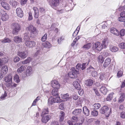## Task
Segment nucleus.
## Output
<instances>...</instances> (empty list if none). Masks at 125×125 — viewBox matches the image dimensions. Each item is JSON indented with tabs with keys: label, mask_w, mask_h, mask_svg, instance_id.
Listing matches in <instances>:
<instances>
[{
	"label": "nucleus",
	"mask_w": 125,
	"mask_h": 125,
	"mask_svg": "<svg viewBox=\"0 0 125 125\" xmlns=\"http://www.w3.org/2000/svg\"><path fill=\"white\" fill-rule=\"evenodd\" d=\"M26 30L30 32L31 34H33V36H36L38 34V32L36 29L32 25H31L26 27Z\"/></svg>",
	"instance_id": "f257e3e1"
},
{
	"label": "nucleus",
	"mask_w": 125,
	"mask_h": 125,
	"mask_svg": "<svg viewBox=\"0 0 125 125\" xmlns=\"http://www.w3.org/2000/svg\"><path fill=\"white\" fill-rule=\"evenodd\" d=\"M111 109L110 110H109V108L107 106H104L101 108L100 110V112L102 114L105 113L106 116L108 117L109 116L111 112Z\"/></svg>",
	"instance_id": "f03ea898"
},
{
	"label": "nucleus",
	"mask_w": 125,
	"mask_h": 125,
	"mask_svg": "<svg viewBox=\"0 0 125 125\" xmlns=\"http://www.w3.org/2000/svg\"><path fill=\"white\" fill-rule=\"evenodd\" d=\"M71 70V71L68 74L69 76L71 78H76L77 77V74L79 73V71L75 70L74 67L72 68Z\"/></svg>",
	"instance_id": "7ed1b4c3"
},
{
	"label": "nucleus",
	"mask_w": 125,
	"mask_h": 125,
	"mask_svg": "<svg viewBox=\"0 0 125 125\" xmlns=\"http://www.w3.org/2000/svg\"><path fill=\"white\" fill-rule=\"evenodd\" d=\"M12 25L13 26L12 33L14 34H17L21 29V25L17 23H13Z\"/></svg>",
	"instance_id": "20e7f679"
},
{
	"label": "nucleus",
	"mask_w": 125,
	"mask_h": 125,
	"mask_svg": "<svg viewBox=\"0 0 125 125\" xmlns=\"http://www.w3.org/2000/svg\"><path fill=\"white\" fill-rule=\"evenodd\" d=\"M12 77L11 74H9L4 78L5 81L7 83V86H10L12 83Z\"/></svg>",
	"instance_id": "39448f33"
},
{
	"label": "nucleus",
	"mask_w": 125,
	"mask_h": 125,
	"mask_svg": "<svg viewBox=\"0 0 125 125\" xmlns=\"http://www.w3.org/2000/svg\"><path fill=\"white\" fill-rule=\"evenodd\" d=\"M93 48L95 50L100 51L103 48V46L101 43L99 42H97L93 44Z\"/></svg>",
	"instance_id": "423d86ee"
},
{
	"label": "nucleus",
	"mask_w": 125,
	"mask_h": 125,
	"mask_svg": "<svg viewBox=\"0 0 125 125\" xmlns=\"http://www.w3.org/2000/svg\"><path fill=\"white\" fill-rule=\"evenodd\" d=\"M1 4L2 7L5 10H10V6L8 3L5 1H2Z\"/></svg>",
	"instance_id": "0eeeda50"
},
{
	"label": "nucleus",
	"mask_w": 125,
	"mask_h": 125,
	"mask_svg": "<svg viewBox=\"0 0 125 125\" xmlns=\"http://www.w3.org/2000/svg\"><path fill=\"white\" fill-rule=\"evenodd\" d=\"M25 45L29 48H32L36 45V42L34 41H27L25 43Z\"/></svg>",
	"instance_id": "6e6552de"
},
{
	"label": "nucleus",
	"mask_w": 125,
	"mask_h": 125,
	"mask_svg": "<svg viewBox=\"0 0 125 125\" xmlns=\"http://www.w3.org/2000/svg\"><path fill=\"white\" fill-rule=\"evenodd\" d=\"M51 85L54 88L59 89L60 87V85L58 83V82L55 80L52 81Z\"/></svg>",
	"instance_id": "1a4fd4ad"
},
{
	"label": "nucleus",
	"mask_w": 125,
	"mask_h": 125,
	"mask_svg": "<svg viewBox=\"0 0 125 125\" xmlns=\"http://www.w3.org/2000/svg\"><path fill=\"white\" fill-rule=\"evenodd\" d=\"M16 11L17 16L20 18L23 16V13L21 9L20 8H18L16 10Z\"/></svg>",
	"instance_id": "9d476101"
},
{
	"label": "nucleus",
	"mask_w": 125,
	"mask_h": 125,
	"mask_svg": "<svg viewBox=\"0 0 125 125\" xmlns=\"http://www.w3.org/2000/svg\"><path fill=\"white\" fill-rule=\"evenodd\" d=\"M110 31L112 33L116 36H118L119 35V32L115 28H111L110 29Z\"/></svg>",
	"instance_id": "9b49d317"
},
{
	"label": "nucleus",
	"mask_w": 125,
	"mask_h": 125,
	"mask_svg": "<svg viewBox=\"0 0 125 125\" xmlns=\"http://www.w3.org/2000/svg\"><path fill=\"white\" fill-rule=\"evenodd\" d=\"M18 55L22 59H24L27 56V53H26L24 52H18Z\"/></svg>",
	"instance_id": "f8f14e48"
},
{
	"label": "nucleus",
	"mask_w": 125,
	"mask_h": 125,
	"mask_svg": "<svg viewBox=\"0 0 125 125\" xmlns=\"http://www.w3.org/2000/svg\"><path fill=\"white\" fill-rule=\"evenodd\" d=\"M111 59L110 58L108 57L106 58L103 64V66L105 68L107 67L110 63Z\"/></svg>",
	"instance_id": "ddd939ff"
},
{
	"label": "nucleus",
	"mask_w": 125,
	"mask_h": 125,
	"mask_svg": "<svg viewBox=\"0 0 125 125\" xmlns=\"http://www.w3.org/2000/svg\"><path fill=\"white\" fill-rule=\"evenodd\" d=\"M50 118L51 116L50 115L43 116H42V122L43 123H46L48 121Z\"/></svg>",
	"instance_id": "4468645a"
},
{
	"label": "nucleus",
	"mask_w": 125,
	"mask_h": 125,
	"mask_svg": "<svg viewBox=\"0 0 125 125\" xmlns=\"http://www.w3.org/2000/svg\"><path fill=\"white\" fill-rule=\"evenodd\" d=\"M8 70L7 66L4 65L3 66L1 69V73L2 75H5L7 73Z\"/></svg>",
	"instance_id": "2eb2a0df"
},
{
	"label": "nucleus",
	"mask_w": 125,
	"mask_h": 125,
	"mask_svg": "<svg viewBox=\"0 0 125 125\" xmlns=\"http://www.w3.org/2000/svg\"><path fill=\"white\" fill-rule=\"evenodd\" d=\"M9 15L6 13L2 14L1 17V20L3 21L7 20L9 18Z\"/></svg>",
	"instance_id": "dca6fc26"
},
{
	"label": "nucleus",
	"mask_w": 125,
	"mask_h": 125,
	"mask_svg": "<svg viewBox=\"0 0 125 125\" xmlns=\"http://www.w3.org/2000/svg\"><path fill=\"white\" fill-rule=\"evenodd\" d=\"M109 42L107 38H105L102 42V45L103 48H106L108 45Z\"/></svg>",
	"instance_id": "f3484780"
},
{
	"label": "nucleus",
	"mask_w": 125,
	"mask_h": 125,
	"mask_svg": "<svg viewBox=\"0 0 125 125\" xmlns=\"http://www.w3.org/2000/svg\"><path fill=\"white\" fill-rule=\"evenodd\" d=\"M83 112L86 116H88L89 115V111L86 106H85L83 107Z\"/></svg>",
	"instance_id": "a211bd4d"
},
{
	"label": "nucleus",
	"mask_w": 125,
	"mask_h": 125,
	"mask_svg": "<svg viewBox=\"0 0 125 125\" xmlns=\"http://www.w3.org/2000/svg\"><path fill=\"white\" fill-rule=\"evenodd\" d=\"M125 98V94L124 93L121 94L120 96L118 99V102L119 103L123 102Z\"/></svg>",
	"instance_id": "6ab92c4d"
},
{
	"label": "nucleus",
	"mask_w": 125,
	"mask_h": 125,
	"mask_svg": "<svg viewBox=\"0 0 125 125\" xmlns=\"http://www.w3.org/2000/svg\"><path fill=\"white\" fill-rule=\"evenodd\" d=\"M9 2L12 6L14 7H16L19 4L17 2L14 0H11Z\"/></svg>",
	"instance_id": "aec40b11"
},
{
	"label": "nucleus",
	"mask_w": 125,
	"mask_h": 125,
	"mask_svg": "<svg viewBox=\"0 0 125 125\" xmlns=\"http://www.w3.org/2000/svg\"><path fill=\"white\" fill-rule=\"evenodd\" d=\"M73 85L77 89L79 90L81 86L80 84L77 81H74L73 82Z\"/></svg>",
	"instance_id": "412c9836"
},
{
	"label": "nucleus",
	"mask_w": 125,
	"mask_h": 125,
	"mask_svg": "<svg viewBox=\"0 0 125 125\" xmlns=\"http://www.w3.org/2000/svg\"><path fill=\"white\" fill-rule=\"evenodd\" d=\"M22 38L18 36H16L14 37V41L16 43H19L22 42Z\"/></svg>",
	"instance_id": "4be33fe9"
},
{
	"label": "nucleus",
	"mask_w": 125,
	"mask_h": 125,
	"mask_svg": "<svg viewBox=\"0 0 125 125\" xmlns=\"http://www.w3.org/2000/svg\"><path fill=\"white\" fill-rule=\"evenodd\" d=\"M94 83L93 81L91 79H89L86 81L85 84L88 86H92Z\"/></svg>",
	"instance_id": "5701e85b"
},
{
	"label": "nucleus",
	"mask_w": 125,
	"mask_h": 125,
	"mask_svg": "<svg viewBox=\"0 0 125 125\" xmlns=\"http://www.w3.org/2000/svg\"><path fill=\"white\" fill-rule=\"evenodd\" d=\"M109 49L112 52H115L118 50L117 47L113 45L110 46Z\"/></svg>",
	"instance_id": "b1692460"
},
{
	"label": "nucleus",
	"mask_w": 125,
	"mask_h": 125,
	"mask_svg": "<svg viewBox=\"0 0 125 125\" xmlns=\"http://www.w3.org/2000/svg\"><path fill=\"white\" fill-rule=\"evenodd\" d=\"M101 92L104 94H106L107 91V89L104 86H102L100 89Z\"/></svg>",
	"instance_id": "393cba45"
},
{
	"label": "nucleus",
	"mask_w": 125,
	"mask_h": 125,
	"mask_svg": "<svg viewBox=\"0 0 125 125\" xmlns=\"http://www.w3.org/2000/svg\"><path fill=\"white\" fill-rule=\"evenodd\" d=\"M64 113L62 111L60 112V115L59 121L60 122L62 121L64 119Z\"/></svg>",
	"instance_id": "a878e982"
},
{
	"label": "nucleus",
	"mask_w": 125,
	"mask_h": 125,
	"mask_svg": "<svg viewBox=\"0 0 125 125\" xmlns=\"http://www.w3.org/2000/svg\"><path fill=\"white\" fill-rule=\"evenodd\" d=\"M82 110L81 109H78L75 110L72 113L74 115H77L80 114Z\"/></svg>",
	"instance_id": "bb28decb"
},
{
	"label": "nucleus",
	"mask_w": 125,
	"mask_h": 125,
	"mask_svg": "<svg viewBox=\"0 0 125 125\" xmlns=\"http://www.w3.org/2000/svg\"><path fill=\"white\" fill-rule=\"evenodd\" d=\"M43 45L45 47L47 48H49L51 47V44L49 42L47 41H46L44 43H43Z\"/></svg>",
	"instance_id": "cd10ccee"
},
{
	"label": "nucleus",
	"mask_w": 125,
	"mask_h": 125,
	"mask_svg": "<svg viewBox=\"0 0 125 125\" xmlns=\"http://www.w3.org/2000/svg\"><path fill=\"white\" fill-rule=\"evenodd\" d=\"M123 70L121 69H120L118 71L117 73V77L119 78L122 77L123 75Z\"/></svg>",
	"instance_id": "c85d7f7f"
},
{
	"label": "nucleus",
	"mask_w": 125,
	"mask_h": 125,
	"mask_svg": "<svg viewBox=\"0 0 125 125\" xmlns=\"http://www.w3.org/2000/svg\"><path fill=\"white\" fill-rule=\"evenodd\" d=\"M25 68H26L25 66L23 65L21 66L17 69V71L18 73H21L24 71Z\"/></svg>",
	"instance_id": "c756f323"
},
{
	"label": "nucleus",
	"mask_w": 125,
	"mask_h": 125,
	"mask_svg": "<svg viewBox=\"0 0 125 125\" xmlns=\"http://www.w3.org/2000/svg\"><path fill=\"white\" fill-rule=\"evenodd\" d=\"M3 59V60L0 58V66H2L4 63H6L8 62V61L6 58H4Z\"/></svg>",
	"instance_id": "7c9ffc66"
},
{
	"label": "nucleus",
	"mask_w": 125,
	"mask_h": 125,
	"mask_svg": "<svg viewBox=\"0 0 125 125\" xmlns=\"http://www.w3.org/2000/svg\"><path fill=\"white\" fill-rule=\"evenodd\" d=\"M58 89L54 88L52 90V95L53 96L58 95Z\"/></svg>",
	"instance_id": "2f4dec72"
},
{
	"label": "nucleus",
	"mask_w": 125,
	"mask_h": 125,
	"mask_svg": "<svg viewBox=\"0 0 125 125\" xmlns=\"http://www.w3.org/2000/svg\"><path fill=\"white\" fill-rule=\"evenodd\" d=\"M80 27L79 26L77 27L76 29L73 34V37H75L78 34L80 30Z\"/></svg>",
	"instance_id": "473e14b6"
},
{
	"label": "nucleus",
	"mask_w": 125,
	"mask_h": 125,
	"mask_svg": "<svg viewBox=\"0 0 125 125\" xmlns=\"http://www.w3.org/2000/svg\"><path fill=\"white\" fill-rule=\"evenodd\" d=\"M31 60V58L29 57L27 59L22 62V63L23 64H25L29 63Z\"/></svg>",
	"instance_id": "72a5a7b5"
},
{
	"label": "nucleus",
	"mask_w": 125,
	"mask_h": 125,
	"mask_svg": "<svg viewBox=\"0 0 125 125\" xmlns=\"http://www.w3.org/2000/svg\"><path fill=\"white\" fill-rule=\"evenodd\" d=\"M97 60L99 62L102 63L104 61V58L102 55H100L98 57Z\"/></svg>",
	"instance_id": "f704fd0d"
},
{
	"label": "nucleus",
	"mask_w": 125,
	"mask_h": 125,
	"mask_svg": "<svg viewBox=\"0 0 125 125\" xmlns=\"http://www.w3.org/2000/svg\"><path fill=\"white\" fill-rule=\"evenodd\" d=\"M91 46L92 44L91 43H87V44L84 45L83 46V48L87 50H88L91 47Z\"/></svg>",
	"instance_id": "c9c22d12"
},
{
	"label": "nucleus",
	"mask_w": 125,
	"mask_h": 125,
	"mask_svg": "<svg viewBox=\"0 0 125 125\" xmlns=\"http://www.w3.org/2000/svg\"><path fill=\"white\" fill-rule=\"evenodd\" d=\"M94 108L95 109H98L100 107V104L98 103L94 104L93 105Z\"/></svg>",
	"instance_id": "e433bc0d"
},
{
	"label": "nucleus",
	"mask_w": 125,
	"mask_h": 125,
	"mask_svg": "<svg viewBox=\"0 0 125 125\" xmlns=\"http://www.w3.org/2000/svg\"><path fill=\"white\" fill-rule=\"evenodd\" d=\"M113 93L110 94L106 98V100L107 101H110L112 99L113 97Z\"/></svg>",
	"instance_id": "4c0bfd02"
},
{
	"label": "nucleus",
	"mask_w": 125,
	"mask_h": 125,
	"mask_svg": "<svg viewBox=\"0 0 125 125\" xmlns=\"http://www.w3.org/2000/svg\"><path fill=\"white\" fill-rule=\"evenodd\" d=\"M49 113V110L48 108L46 109H44L42 113L41 116L43 115L46 114H47Z\"/></svg>",
	"instance_id": "58836bf2"
},
{
	"label": "nucleus",
	"mask_w": 125,
	"mask_h": 125,
	"mask_svg": "<svg viewBox=\"0 0 125 125\" xmlns=\"http://www.w3.org/2000/svg\"><path fill=\"white\" fill-rule=\"evenodd\" d=\"M14 80L16 82L18 83L20 82L19 77L17 74H16L14 76L13 78Z\"/></svg>",
	"instance_id": "ea45409f"
},
{
	"label": "nucleus",
	"mask_w": 125,
	"mask_h": 125,
	"mask_svg": "<svg viewBox=\"0 0 125 125\" xmlns=\"http://www.w3.org/2000/svg\"><path fill=\"white\" fill-rule=\"evenodd\" d=\"M120 17L118 18V20L121 22H124L125 21V18L122 16L121 14H120Z\"/></svg>",
	"instance_id": "a19ab883"
},
{
	"label": "nucleus",
	"mask_w": 125,
	"mask_h": 125,
	"mask_svg": "<svg viewBox=\"0 0 125 125\" xmlns=\"http://www.w3.org/2000/svg\"><path fill=\"white\" fill-rule=\"evenodd\" d=\"M10 40L9 39L7 38H5L4 40H2L1 41V42L2 43H4L6 42L10 43Z\"/></svg>",
	"instance_id": "79ce46f5"
},
{
	"label": "nucleus",
	"mask_w": 125,
	"mask_h": 125,
	"mask_svg": "<svg viewBox=\"0 0 125 125\" xmlns=\"http://www.w3.org/2000/svg\"><path fill=\"white\" fill-rule=\"evenodd\" d=\"M47 34L45 33L44 35L42 37L41 40L42 42L45 41L47 39Z\"/></svg>",
	"instance_id": "37998d69"
},
{
	"label": "nucleus",
	"mask_w": 125,
	"mask_h": 125,
	"mask_svg": "<svg viewBox=\"0 0 125 125\" xmlns=\"http://www.w3.org/2000/svg\"><path fill=\"white\" fill-rule=\"evenodd\" d=\"M119 34L122 36H124L125 34V30L124 29H121L120 31Z\"/></svg>",
	"instance_id": "c03bdc74"
},
{
	"label": "nucleus",
	"mask_w": 125,
	"mask_h": 125,
	"mask_svg": "<svg viewBox=\"0 0 125 125\" xmlns=\"http://www.w3.org/2000/svg\"><path fill=\"white\" fill-rule=\"evenodd\" d=\"M119 47L122 49H125V42H122L119 45Z\"/></svg>",
	"instance_id": "a18cd8bd"
},
{
	"label": "nucleus",
	"mask_w": 125,
	"mask_h": 125,
	"mask_svg": "<svg viewBox=\"0 0 125 125\" xmlns=\"http://www.w3.org/2000/svg\"><path fill=\"white\" fill-rule=\"evenodd\" d=\"M91 115L94 116H97L98 115V112L96 110H94L91 112Z\"/></svg>",
	"instance_id": "49530a36"
},
{
	"label": "nucleus",
	"mask_w": 125,
	"mask_h": 125,
	"mask_svg": "<svg viewBox=\"0 0 125 125\" xmlns=\"http://www.w3.org/2000/svg\"><path fill=\"white\" fill-rule=\"evenodd\" d=\"M100 76L99 78L101 80H103L104 79L105 77V75L104 73H100Z\"/></svg>",
	"instance_id": "de8ad7c7"
},
{
	"label": "nucleus",
	"mask_w": 125,
	"mask_h": 125,
	"mask_svg": "<svg viewBox=\"0 0 125 125\" xmlns=\"http://www.w3.org/2000/svg\"><path fill=\"white\" fill-rule=\"evenodd\" d=\"M69 97V94L67 93L65 94L61 95V98L63 99H65L68 98Z\"/></svg>",
	"instance_id": "09e8293b"
},
{
	"label": "nucleus",
	"mask_w": 125,
	"mask_h": 125,
	"mask_svg": "<svg viewBox=\"0 0 125 125\" xmlns=\"http://www.w3.org/2000/svg\"><path fill=\"white\" fill-rule=\"evenodd\" d=\"M78 118L77 117L73 116L72 118V121L73 122H76L78 120Z\"/></svg>",
	"instance_id": "8fccbe9b"
},
{
	"label": "nucleus",
	"mask_w": 125,
	"mask_h": 125,
	"mask_svg": "<svg viewBox=\"0 0 125 125\" xmlns=\"http://www.w3.org/2000/svg\"><path fill=\"white\" fill-rule=\"evenodd\" d=\"M64 40V38L62 36H61L57 40V41L59 44L61 43L62 41Z\"/></svg>",
	"instance_id": "3c124183"
},
{
	"label": "nucleus",
	"mask_w": 125,
	"mask_h": 125,
	"mask_svg": "<svg viewBox=\"0 0 125 125\" xmlns=\"http://www.w3.org/2000/svg\"><path fill=\"white\" fill-rule=\"evenodd\" d=\"M120 117L123 118H125V112H122L120 114Z\"/></svg>",
	"instance_id": "603ef678"
},
{
	"label": "nucleus",
	"mask_w": 125,
	"mask_h": 125,
	"mask_svg": "<svg viewBox=\"0 0 125 125\" xmlns=\"http://www.w3.org/2000/svg\"><path fill=\"white\" fill-rule=\"evenodd\" d=\"M39 10L40 12L42 13H44L45 12V10L43 7H41L40 8Z\"/></svg>",
	"instance_id": "864d4df0"
},
{
	"label": "nucleus",
	"mask_w": 125,
	"mask_h": 125,
	"mask_svg": "<svg viewBox=\"0 0 125 125\" xmlns=\"http://www.w3.org/2000/svg\"><path fill=\"white\" fill-rule=\"evenodd\" d=\"M93 90L94 91L96 95L97 96H99L100 95V94L98 92V90H97L96 88H94L93 89Z\"/></svg>",
	"instance_id": "5fc2aeb1"
},
{
	"label": "nucleus",
	"mask_w": 125,
	"mask_h": 125,
	"mask_svg": "<svg viewBox=\"0 0 125 125\" xmlns=\"http://www.w3.org/2000/svg\"><path fill=\"white\" fill-rule=\"evenodd\" d=\"M31 73V71L28 69H27L26 71V73L27 76H29Z\"/></svg>",
	"instance_id": "6e6d98bb"
},
{
	"label": "nucleus",
	"mask_w": 125,
	"mask_h": 125,
	"mask_svg": "<svg viewBox=\"0 0 125 125\" xmlns=\"http://www.w3.org/2000/svg\"><path fill=\"white\" fill-rule=\"evenodd\" d=\"M79 90L78 93L79 95H82L83 94V90L82 89H80Z\"/></svg>",
	"instance_id": "4d7b16f0"
},
{
	"label": "nucleus",
	"mask_w": 125,
	"mask_h": 125,
	"mask_svg": "<svg viewBox=\"0 0 125 125\" xmlns=\"http://www.w3.org/2000/svg\"><path fill=\"white\" fill-rule=\"evenodd\" d=\"M30 38L29 36L27 35L26 33L24 34V39L26 40H29Z\"/></svg>",
	"instance_id": "13d9d810"
},
{
	"label": "nucleus",
	"mask_w": 125,
	"mask_h": 125,
	"mask_svg": "<svg viewBox=\"0 0 125 125\" xmlns=\"http://www.w3.org/2000/svg\"><path fill=\"white\" fill-rule=\"evenodd\" d=\"M118 9L120 11L125 10V5L124 6H120Z\"/></svg>",
	"instance_id": "bf43d9fd"
},
{
	"label": "nucleus",
	"mask_w": 125,
	"mask_h": 125,
	"mask_svg": "<svg viewBox=\"0 0 125 125\" xmlns=\"http://www.w3.org/2000/svg\"><path fill=\"white\" fill-rule=\"evenodd\" d=\"M7 94L6 93V92H5L3 94H2L0 97V98L3 100L7 96Z\"/></svg>",
	"instance_id": "052dcab7"
},
{
	"label": "nucleus",
	"mask_w": 125,
	"mask_h": 125,
	"mask_svg": "<svg viewBox=\"0 0 125 125\" xmlns=\"http://www.w3.org/2000/svg\"><path fill=\"white\" fill-rule=\"evenodd\" d=\"M20 59V58L16 56L14 59V61L15 62H18Z\"/></svg>",
	"instance_id": "680f3d73"
},
{
	"label": "nucleus",
	"mask_w": 125,
	"mask_h": 125,
	"mask_svg": "<svg viewBox=\"0 0 125 125\" xmlns=\"http://www.w3.org/2000/svg\"><path fill=\"white\" fill-rule=\"evenodd\" d=\"M59 108L62 110L64 109V103H62L59 105Z\"/></svg>",
	"instance_id": "e2e57ef3"
},
{
	"label": "nucleus",
	"mask_w": 125,
	"mask_h": 125,
	"mask_svg": "<svg viewBox=\"0 0 125 125\" xmlns=\"http://www.w3.org/2000/svg\"><path fill=\"white\" fill-rule=\"evenodd\" d=\"M33 10L34 11V13L39 12L38 9L37 7H33Z\"/></svg>",
	"instance_id": "0e129e2a"
},
{
	"label": "nucleus",
	"mask_w": 125,
	"mask_h": 125,
	"mask_svg": "<svg viewBox=\"0 0 125 125\" xmlns=\"http://www.w3.org/2000/svg\"><path fill=\"white\" fill-rule=\"evenodd\" d=\"M97 72L94 71L92 73V75L93 77H95L97 75Z\"/></svg>",
	"instance_id": "69168bd1"
},
{
	"label": "nucleus",
	"mask_w": 125,
	"mask_h": 125,
	"mask_svg": "<svg viewBox=\"0 0 125 125\" xmlns=\"http://www.w3.org/2000/svg\"><path fill=\"white\" fill-rule=\"evenodd\" d=\"M28 0H21V5H24L26 3Z\"/></svg>",
	"instance_id": "338daca9"
},
{
	"label": "nucleus",
	"mask_w": 125,
	"mask_h": 125,
	"mask_svg": "<svg viewBox=\"0 0 125 125\" xmlns=\"http://www.w3.org/2000/svg\"><path fill=\"white\" fill-rule=\"evenodd\" d=\"M29 18H28L29 20V21L32 20L33 19V17L32 16V13L31 12H30L29 13Z\"/></svg>",
	"instance_id": "774afa93"
}]
</instances>
